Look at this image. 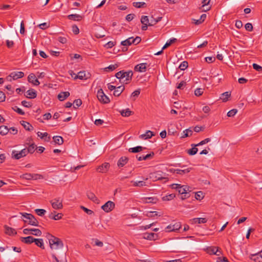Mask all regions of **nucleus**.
I'll return each mask as SVG.
<instances>
[{
    "instance_id": "obj_29",
    "label": "nucleus",
    "mask_w": 262,
    "mask_h": 262,
    "mask_svg": "<svg viewBox=\"0 0 262 262\" xmlns=\"http://www.w3.org/2000/svg\"><path fill=\"white\" fill-rule=\"evenodd\" d=\"M70 94L69 92H61L58 95V99L60 101H63L70 96Z\"/></svg>"
},
{
    "instance_id": "obj_46",
    "label": "nucleus",
    "mask_w": 262,
    "mask_h": 262,
    "mask_svg": "<svg viewBox=\"0 0 262 262\" xmlns=\"http://www.w3.org/2000/svg\"><path fill=\"white\" fill-rule=\"evenodd\" d=\"M119 65L118 64H111L108 67L104 68V71L106 72L113 71L118 68Z\"/></svg>"
},
{
    "instance_id": "obj_35",
    "label": "nucleus",
    "mask_w": 262,
    "mask_h": 262,
    "mask_svg": "<svg viewBox=\"0 0 262 262\" xmlns=\"http://www.w3.org/2000/svg\"><path fill=\"white\" fill-rule=\"evenodd\" d=\"M53 141L55 144L58 145H61L63 143V138L61 136H54L53 137Z\"/></svg>"
},
{
    "instance_id": "obj_34",
    "label": "nucleus",
    "mask_w": 262,
    "mask_h": 262,
    "mask_svg": "<svg viewBox=\"0 0 262 262\" xmlns=\"http://www.w3.org/2000/svg\"><path fill=\"white\" fill-rule=\"evenodd\" d=\"M231 96V92H226L221 94L220 97V99L222 100L223 102H226L228 101V98Z\"/></svg>"
},
{
    "instance_id": "obj_39",
    "label": "nucleus",
    "mask_w": 262,
    "mask_h": 262,
    "mask_svg": "<svg viewBox=\"0 0 262 262\" xmlns=\"http://www.w3.org/2000/svg\"><path fill=\"white\" fill-rule=\"evenodd\" d=\"M21 124L24 126V127L27 130H31L33 129V126L31 124H30L29 122L23 121L21 122Z\"/></svg>"
},
{
    "instance_id": "obj_64",
    "label": "nucleus",
    "mask_w": 262,
    "mask_h": 262,
    "mask_svg": "<svg viewBox=\"0 0 262 262\" xmlns=\"http://www.w3.org/2000/svg\"><path fill=\"white\" fill-rule=\"evenodd\" d=\"M252 66L253 69L256 71L258 72H260L262 71V67L260 66L259 65L256 63H253Z\"/></svg>"
},
{
    "instance_id": "obj_22",
    "label": "nucleus",
    "mask_w": 262,
    "mask_h": 262,
    "mask_svg": "<svg viewBox=\"0 0 262 262\" xmlns=\"http://www.w3.org/2000/svg\"><path fill=\"white\" fill-rule=\"evenodd\" d=\"M37 135L38 137H40L41 139H43L45 141L49 142L50 141L51 137L48 136V134L46 132L41 133L40 132H38L37 133Z\"/></svg>"
},
{
    "instance_id": "obj_33",
    "label": "nucleus",
    "mask_w": 262,
    "mask_h": 262,
    "mask_svg": "<svg viewBox=\"0 0 262 262\" xmlns=\"http://www.w3.org/2000/svg\"><path fill=\"white\" fill-rule=\"evenodd\" d=\"M192 169V168H191V167H189V168H188L187 169H177L175 170V172L177 174L183 175V174H184L189 172Z\"/></svg>"
},
{
    "instance_id": "obj_40",
    "label": "nucleus",
    "mask_w": 262,
    "mask_h": 262,
    "mask_svg": "<svg viewBox=\"0 0 262 262\" xmlns=\"http://www.w3.org/2000/svg\"><path fill=\"white\" fill-rule=\"evenodd\" d=\"M36 146L34 144H32L29 146L27 148H24L26 150L27 155L29 153L32 154L34 152Z\"/></svg>"
},
{
    "instance_id": "obj_9",
    "label": "nucleus",
    "mask_w": 262,
    "mask_h": 262,
    "mask_svg": "<svg viewBox=\"0 0 262 262\" xmlns=\"http://www.w3.org/2000/svg\"><path fill=\"white\" fill-rule=\"evenodd\" d=\"M115 207V203L112 201H108L101 206V208L105 212H110L114 209Z\"/></svg>"
},
{
    "instance_id": "obj_62",
    "label": "nucleus",
    "mask_w": 262,
    "mask_h": 262,
    "mask_svg": "<svg viewBox=\"0 0 262 262\" xmlns=\"http://www.w3.org/2000/svg\"><path fill=\"white\" fill-rule=\"evenodd\" d=\"M203 93V90L201 88H198L194 91V94L196 96H201Z\"/></svg>"
},
{
    "instance_id": "obj_49",
    "label": "nucleus",
    "mask_w": 262,
    "mask_h": 262,
    "mask_svg": "<svg viewBox=\"0 0 262 262\" xmlns=\"http://www.w3.org/2000/svg\"><path fill=\"white\" fill-rule=\"evenodd\" d=\"M184 135L182 136V138H184L191 136L192 134V131L190 129H187L183 131Z\"/></svg>"
},
{
    "instance_id": "obj_4",
    "label": "nucleus",
    "mask_w": 262,
    "mask_h": 262,
    "mask_svg": "<svg viewBox=\"0 0 262 262\" xmlns=\"http://www.w3.org/2000/svg\"><path fill=\"white\" fill-rule=\"evenodd\" d=\"M20 214L26 219L24 220L25 223L32 226H39V222L33 215L26 212Z\"/></svg>"
},
{
    "instance_id": "obj_30",
    "label": "nucleus",
    "mask_w": 262,
    "mask_h": 262,
    "mask_svg": "<svg viewBox=\"0 0 262 262\" xmlns=\"http://www.w3.org/2000/svg\"><path fill=\"white\" fill-rule=\"evenodd\" d=\"M155 135L152 132L150 131V130H147L145 134H142V135H141L139 137L141 139H150L151 138L152 136H154Z\"/></svg>"
},
{
    "instance_id": "obj_2",
    "label": "nucleus",
    "mask_w": 262,
    "mask_h": 262,
    "mask_svg": "<svg viewBox=\"0 0 262 262\" xmlns=\"http://www.w3.org/2000/svg\"><path fill=\"white\" fill-rule=\"evenodd\" d=\"M133 75V73L132 71L125 72L122 70L117 72L115 76L119 79L121 82L127 84L131 81Z\"/></svg>"
},
{
    "instance_id": "obj_32",
    "label": "nucleus",
    "mask_w": 262,
    "mask_h": 262,
    "mask_svg": "<svg viewBox=\"0 0 262 262\" xmlns=\"http://www.w3.org/2000/svg\"><path fill=\"white\" fill-rule=\"evenodd\" d=\"M143 202L145 203H152L155 204L157 203L158 199L155 197H148V198H144L143 199Z\"/></svg>"
},
{
    "instance_id": "obj_19",
    "label": "nucleus",
    "mask_w": 262,
    "mask_h": 262,
    "mask_svg": "<svg viewBox=\"0 0 262 262\" xmlns=\"http://www.w3.org/2000/svg\"><path fill=\"white\" fill-rule=\"evenodd\" d=\"M143 238L148 240H156L158 238V235L154 233L146 232L143 233Z\"/></svg>"
},
{
    "instance_id": "obj_28",
    "label": "nucleus",
    "mask_w": 262,
    "mask_h": 262,
    "mask_svg": "<svg viewBox=\"0 0 262 262\" xmlns=\"http://www.w3.org/2000/svg\"><path fill=\"white\" fill-rule=\"evenodd\" d=\"M68 18L70 20L74 21H80L82 18V16L79 14H74L69 15Z\"/></svg>"
},
{
    "instance_id": "obj_18",
    "label": "nucleus",
    "mask_w": 262,
    "mask_h": 262,
    "mask_svg": "<svg viewBox=\"0 0 262 262\" xmlns=\"http://www.w3.org/2000/svg\"><path fill=\"white\" fill-rule=\"evenodd\" d=\"M28 81L32 83L34 85H38L40 84L38 80L36 78L35 75L31 73L28 77Z\"/></svg>"
},
{
    "instance_id": "obj_11",
    "label": "nucleus",
    "mask_w": 262,
    "mask_h": 262,
    "mask_svg": "<svg viewBox=\"0 0 262 262\" xmlns=\"http://www.w3.org/2000/svg\"><path fill=\"white\" fill-rule=\"evenodd\" d=\"M149 177L153 181H156L165 179V177H163V172L161 171L151 173L150 174Z\"/></svg>"
},
{
    "instance_id": "obj_15",
    "label": "nucleus",
    "mask_w": 262,
    "mask_h": 262,
    "mask_svg": "<svg viewBox=\"0 0 262 262\" xmlns=\"http://www.w3.org/2000/svg\"><path fill=\"white\" fill-rule=\"evenodd\" d=\"M207 252L209 254H215L220 256L221 252L219 250V248L216 247H210L207 249Z\"/></svg>"
},
{
    "instance_id": "obj_37",
    "label": "nucleus",
    "mask_w": 262,
    "mask_h": 262,
    "mask_svg": "<svg viewBox=\"0 0 262 262\" xmlns=\"http://www.w3.org/2000/svg\"><path fill=\"white\" fill-rule=\"evenodd\" d=\"M120 114L123 117H128L132 115L133 113L129 108H126L120 111Z\"/></svg>"
},
{
    "instance_id": "obj_20",
    "label": "nucleus",
    "mask_w": 262,
    "mask_h": 262,
    "mask_svg": "<svg viewBox=\"0 0 262 262\" xmlns=\"http://www.w3.org/2000/svg\"><path fill=\"white\" fill-rule=\"evenodd\" d=\"M260 252H261V251ZM260 253H257L254 254H251L250 255L251 259L255 262H262V255Z\"/></svg>"
},
{
    "instance_id": "obj_53",
    "label": "nucleus",
    "mask_w": 262,
    "mask_h": 262,
    "mask_svg": "<svg viewBox=\"0 0 262 262\" xmlns=\"http://www.w3.org/2000/svg\"><path fill=\"white\" fill-rule=\"evenodd\" d=\"M204 195L202 191H198L195 193V198L197 200H201L204 198Z\"/></svg>"
},
{
    "instance_id": "obj_7",
    "label": "nucleus",
    "mask_w": 262,
    "mask_h": 262,
    "mask_svg": "<svg viewBox=\"0 0 262 262\" xmlns=\"http://www.w3.org/2000/svg\"><path fill=\"white\" fill-rule=\"evenodd\" d=\"M11 155L12 158L18 160L27 156L26 150L24 148L20 151L13 150Z\"/></svg>"
},
{
    "instance_id": "obj_23",
    "label": "nucleus",
    "mask_w": 262,
    "mask_h": 262,
    "mask_svg": "<svg viewBox=\"0 0 262 262\" xmlns=\"http://www.w3.org/2000/svg\"><path fill=\"white\" fill-rule=\"evenodd\" d=\"M26 93H27L26 97L30 99L35 98L37 96L36 91L33 89H31L28 90L27 91Z\"/></svg>"
},
{
    "instance_id": "obj_54",
    "label": "nucleus",
    "mask_w": 262,
    "mask_h": 262,
    "mask_svg": "<svg viewBox=\"0 0 262 262\" xmlns=\"http://www.w3.org/2000/svg\"><path fill=\"white\" fill-rule=\"evenodd\" d=\"M35 212L38 215L42 216L45 215L46 211L43 209H36Z\"/></svg>"
},
{
    "instance_id": "obj_42",
    "label": "nucleus",
    "mask_w": 262,
    "mask_h": 262,
    "mask_svg": "<svg viewBox=\"0 0 262 262\" xmlns=\"http://www.w3.org/2000/svg\"><path fill=\"white\" fill-rule=\"evenodd\" d=\"M133 43V37H129L126 40L121 41V45L123 46H130Z\"/></svg>"
},
{
    "instance_id": "obj_10",
    "label": "nucleus",
    "mask_w": 262,
    "mask_h": 262,
    "mask_svg": "<svg viewBox=\"0 0 262 262\" xmlns=\"http://www.w3.org/2000/svg\"><path fill=\"white\" fill-rule=\"evenodd\" d=\"M24 76V73L23 72H13L10 73L8 76L7 79L9 81L13 80H16L18 78H21Z\"/></svg>"
},
{
    "instance_id": "obj_26",
    "label": "nucleus",
    "mask_w": 262,
    "mask_h": 262,
    "mask_svg": "<svg viewBox=\"0 0 262 262\" xmlns=\"http://www.w3.org/2000/svg\"><path fill=\"white\" fill-rule=\"evenodd\" d=\"M154 155V153L153 152L147 154L145 156H139L137 155L136 158H137L138 161H142V160H146L148 159H150V158L152 157Z\"/></svg>"
},
{
    "instance_id": "obj_57",
    "label": "nucleus",
    "mask_w": 262,
    "mask_h": 262,
    "mask_svg": "<svg viewBox=\"0 0 262 262\" xmlns=\"http://www.w3.org/2000/svg\"><path fill=\"white\" fill-rule=\"evenodd\" d=\"M74 104V107L76 108L80 106L82 104V101L80 99H76L73 103Z\"/></svg>"
},
{
    "instance_id": "obj_12",
    "label": "nucleus",
    "mask_w": 262,
    "mask_h": 262,
    "mask_svg": "<svg viewBox=\"0 0 262 262\" xmlns=\"http://www.w3.org/2000/svg\"><path fill=\"white\" fill-rule=\"evenodd\" d=\"M90 74L88 73H86L85 71H80L78 73L77 75H75V76L74 77V79H79L81 80H86L90 77Z\"/></svg>"
},
{
    "instance_id": "obj_6",
    "label": "nucleus",
    "mask_w": 262,
    "mask_h": 262,
    "mask_svg": "<svg viewBox=\"0 0 262 262\" xmlns=\"http://www.w3.org/2000/svg\"><path fill=\"white\" fill-rule=\"evenodd\" d=\"M97 96L98 100L103 103H108L110 101L109 98L105 95L102 89L98 91Z\"/></svg>"
},
{
    "instance_id": "obj_17",
    "label": "nucleus",
    "mask_w": 262,
    "mask_h": 262,
    "mask_svg": "<svg viewBox=\"0 0 262 262\" xmlns=\"http://www.w3.org/2000/svg\"><path fill=\"white\" fill-rule=\"evenodd\" d=\"M147 64L146 63H142L136 65L134 70L137 72H144L146 71Z\"/></svg>"
},
{
    "instance_id": "obj_13",
    "label": "nucleus",
    "mask_w": 262,
    "mask_h": 262,
    "mask_svg": "<svg viewBox=\"0 0 262 262\" xmlns=\"http://www.w3.org/2000/svg\"><path fill=\"white\" fill-rule=\"evenodd\" d=\"M181 227V224L180 222H177L174 224H170L167 226L166 229H167V231H176L180 229Z\"/></svg>"
},
{
    "instance_id": "obj_44",
    "label": "nucleus",
    "mask_w": 262,
    "mask_h": 262,
    "mask_svg": "<svg viewBox=\"0 0 262 262\" xmlns=\"http://www.w3.org/2000/svg\"><path fill=\"white\" fill-rule=\"evenodd\" d=\"M177 40V39L176 38H171V39H169V40H168L166 42V43L163 47L162 50L165 49L166 48H167V47L170 46L171 44H172V43H174L175 42H176Z\"/></svg>"
},
{
    "instance_id": "obj_50",
    "label": "nucleus",
    "mask_w": 262,
    "mask_h": 262,
    "mask_svg": "<svg viewBox=\"0 0 262 262\" xmlns=\"http://www.w3.org/2000/svg\"><path fill=\"white\" fill-rule=\"evenodd\" d=\"M133 5L135 7L137 8L146 6V3L145 2H134Z\"/></svg>"
},
{
    "instance_id": "obj_16",
    "label": "nucleus",
    "mask_w": 262,
    "mask_h": 262,
    "mask_svg": "<svg viewBox=\"0 0 262 262\" xmlns=\"http://www.w3.org/2000/svg\"><path fill=\"white\" fill-rule=\"evenodd\" d=\"M86 196L89 199L93 201L94 203L96 204H99L100 203V200L93 192L90 191H87Z\"/></svg>"
},
{
    "instance_id": "obj_38",
    "label": "nucleus",
    "mask_w": 262,
    "mask_h": 262,
    "mask_svg": "<svg viewBox=\"0 0 262 262\" xmlns=\"http://www.w3.org/2000/svg\"><path fill=\"white\" fill-rule=\"evenodd\" d=\"M9 131L7 126L2 125L0 126V135L4 136L7 135Z\"/></svg>"
},
{
    "instance_id": "obj_27",
    "label": "nucleus",
    "mask_w": 262,
    "mask_h": 262,
    "mask_svg": "<svg viewBox=\"0 0 262 262\" xmlns=\"http://www.w3.org/2000/svg\"><path fill=\"white\" fill-rule=\"evenodd\" d=\"M125 88L124 86L120 85L116 88V89L114 91V95L115 96H119L124 90Z\"/></svg>"
},
{
    "instance_id": "obj_63",
    "label": "nucleus",
    "mask_w": 262,
    "mask_h": 262,
    "mask_svg": "<svg viewBox=\"0 0 262 262\" xmlns=\"http://www.w3.org/2000/svg\"><path fill=\"white\" fill-rule=\"evenodd\" d=\"M81 209H82L85 212H86L87 214H89V215H91L92 214L94 213V212L90 210V209H88L87 208L84 207V206H81L80 207Z\"/></svg>"
},
{
    "instance_id": "obj_59",
    "label": "nucleus",
    "mask_w": 262,
    "mask_h": 262,
    "mask_svg": "<svg viewBox=\"0 0 262 262\" xmlns=\"http://www.w3.org/2000/svg\"><path fill=\"white\" fill-rule=\"evenodd\" d=\"M188 67V62L186 61H183L179 66V68L181 70H184Z\"/></svg>"
},
{
    "instance_id": "obj_56",
    "label": "nucleus",
    "mask_w": 262,
    "mask_h": 262,
    "mask_svg": "<svg viewBox=\"0 0 262 262\" xmlns=\"http://www.w3.org/2000/svg\"><path fill=\"white\" fill-rule=\"evenodd\" d=\"M32 180H38V179H42L43 178V176L38 173H32Z\"/></svg>"
},
{
    "instance_id": "obj_24",
    "label": "nucleus",
    "mask_w": 262,
    "mask_h": 262,
    "mask_svg": "<svg viewBox=\"0 0 262 262\" xmlns=\"http://www.w3.org/2000/svg\"><path fill=\"white\" fill-rule=\"evenodd\" d=\"M20 241L25 244H30L35 241V238H34L33 236H29L25 237H21Z\"/></svg>"
},
{
    "instance_id": "obj_8",
    "label": "nucleus",
    "mask_w": 262,
    "mask_h": 262,
    "mask_svg": "<svg viewBox=\"0 0 262 262\" xmlns=\"http://www.w3.org/2000/svg\"><path fill=\"white\" fill-rule=\"evenodd\" d=\"M23 233L25 234H32L35 236H40L41 235L42 232L39 229H29L26 228L23 230Z\"/></svg>"
},
{
    "instance_id": "obj_43",
    "label": "nucleus",
    "mask_w": 262,
    "mask_h": 262,
    "mask_svg": "<svg viewBox=\"0 0 262 262\" xmlns=\"http://www.w3.org/2000/svg\"><path fill=\"white\" fill-rule=\"evenodd\" d=\"M35 244V245L38 247H39L40 248H42V249H44L45 248V247H44V245H43V239H41V238H35V241L34 242Z\"/></svg>"
},
{
    "instance_id": "obj_31",
    "label": "nucleus",
    "mask_w": 262,
    "mask_h": 262,
    "mask_svg": "<svg viewBox=\"0 0 262 262\" xmlns=\"http://www.w3.org/2000/svg\"><path fill=\"white\" fill-rule=\"evenodd\" d=\"M128 161V158L126 157H122L119 159L117 165L119 167H122L124 166Z\"/></svg>"
},
{
    "instance_id": "obj_58",
    "label": "nucleus",
    "mask_w": 262,
    "mask_h": 262,
    "mask_svg": "<svg viewBox=\"0 0 262 262\" xmlns=\"http://www.w3.org/2000/svg\"><path fill=\"white\" fill-rule=\"evenodd\" d=\"M12 109L14 111L17 112L18 114L21 115H24L25 114V112L17 106H15L14 107H12Z\"/></svg>"
},
{
    "instance_id": "obj_3",
    "label": "nucleus",
    "mask_w": 262,
    "mask_h": 262,
    "mask_svg": "<svg viewBox=\"0 0 262 262\" xmlns=\"http://www.w3.org/2000/svg\"><path fill=\"white\" fill-rule=\"evenodd\" d=\"M172 189H176L180 194L182 195L181 197L182 200H185L190 196V194L188 192L189 191V187L187 185H181L179 184H173L171 185Z\"/></svg>"
},
{
    "instance_id": "obj_41",
    "label": "nucleus",
    "mask_w": 262,
    "mask_h": 262,
    "mask_svg": "<svg viewBox=\"0 0 262 262\" xmlns=\"http://www.w3.org/2000/svg\"><path fill=\"white\" fill-rule=\"evenodd\" d=\"M191 146H193L192 148L188 149L187 151V153L189 155L193 156L197 153L198 149L196 148V146H195V144H192Z\"/></svg>"
},
{
    "instance_id": "obj_60",
    "label": "nucleus",
    "mask_w": 262,
    "mask_h": 262,
    "mask_svg": "<svg viewBox=\"0 0 262 262\" xmlns=\"http://www.w3.org/2000/svg\"><path fill=\"white\" fill-rule=\"evenodd\" d=\"M210 140H211L210 138H206V139H204V140L201 141L199 143H198L196 144H195V146H200V145H204V144H205L206 143H207L209 142H210Z\"/></svg>"
},
{
    "instance_id": "obj_48",
    "label": "nucleus",
    "mask_w": 262,
    "mask_h": 262,
    "mask_svg": "<svg viewBox=\"0 0 262 262\" xmlns=\"http://www.w3.org/2000/svg\"><path fill=\"white\" fill-rule=\"evenodd\" d=\"M132 183H133V186L135 187H142L146 185L145 182L143 181L138 182L132 181Z\"/></svg>"
},
{
    "instance_id": "obj_21",
    "label": "nucleus",
    "mask_w": 262,
    "mask_h": 262,
    "mask_svg": "<svg viewBox=\"0 0 262 262\" xmlns=\"http://www.w3.org/2000/svg\"><path fill=\"white\" fill-rule=\"evenodd\" d=\"M5 232L9 235H13L16 234L17 232L15 230L11 227H9L7 225L4 226Z\"/></svg>"
},
{
    "instance_id": "obj_45",
    "label": "nucleus",
    "mask_w": 262,
    "mask_h": 262,
    "mask_svg": "<svg viewBox=\"0 0 262 262\" xmlns=\"http://www.w3.org/2000/svg\"><path fill=\"white\" fill-rule=\"evenodd\" d=\"M175 196L176 195L174 193H171L163 196L162 199L163 201H168L173 199Z\"/></svg>"
},
{
    "instance_id": "obj_1",
    "label": "nucleus",
    "mask_w": 262,
    "mask_h": 262,
    "mask_svg": "<svg viewBox=\"0 0 262 262\" xmlns=\"http://www.w3.org/2000/svg\"><path fill=\"white\" fill-rule=\"evenodd\" d=\"M48 238L49 241L50 248L52 250H59L63 247L62 241L59 238L56 237L50 234H48Z\"/></svg>"
},
{
    "instance_id": "obj_52",
    "label": "nucleus",
    "mask_w": 262,
    "mask_h": 262,
    "mask_svg": "<svg viewBox=\"0 0 262 262\" xmlns=\"http://www.w3.org/2000/svg\"><path fill=\"white\" fill-rule=\"evenodd\" d=\"M20 178L23 179L31 180L32 179V173H24L20 176Z\"/></svg>"
},
{
    "instance_id": "obj_5",
    "label": "nucleus",
    "mask_w": 262,
    "mask_h": 262,
    "mask_svg": "<svg viewBox=\"0 0 262 262\" xmlns=\"http://www.w3.org/2000/svg\"><path fill=\"white\" fill-rule=\"evenodd\" d=\"M53 209L58 210L63 208L62 200L60 198H55L50 201Z\"/></svg>"
},
{
    "instance_id": "obj_47",
    "label": "nucleus",
    "mask_w": 262,
    "mask_h": 262,
    "mask_svg": "<svg viewBox=\"0 0 262 262\" xmlns=\"http://www.w3.org/2000/svg\"><path fill=\"white\" fill-rule=\"evenodd\" d=\"M207 222V219L206 218L200 217V218H194L193 219V223H205Z\"/></svg>"
},
{
    "instance_id": "obj_14",
    "label": "nucleus",
    "mask_w": 262,
    "mask_h": 262,
    "mask_svg": "<svg viewBox=\"0 0 262 262\" xmlns=\"http://www.w3.org/2000/svg\"><path fill=\"white\" fill-rule=\"evenodd\" d=\"M110 166V165L108 163L105 162L101 165L98 166L96 170L99 172L105 173L108 171Z\"/></svg>"
},
{
    "instance_id": "obj_61",
    "label": "nucleus",
    "mask_w": 262,
    "mask_h": 262,
    "mask_svg": "<svg viewBox=\"0 0 262 262\" xmlns=\"http://www.w3.org/2000/svg\"><path fill=\"white\" fill-rule=\"evenodd\" d=\"M237 112V111L236 109H232L227 113V116L229 117H233L234 115H235Z\"/></svg>"
},
{
    "instance_id": "obj_36",
    "label": "nucleus",
    "mask_w": 262,
    "mask_h": 262,
    "mask_svg": "<svg viewBox=\"0 0 262 262\" xmlns=\"http://www.w3.org/2000/svg\"><path fill=\"white\" fill-rule=\"evenodd\" d=\"M145 148V147H142L141 146H138L135 147L130 148L128 149V151L130 152L136 153L142 151Z\"/></svg>"
},
{
    "instance_id": "obj_25",
    "label": "nucleus",
    "mask_w": 262,
    "mask_h": 262,
    "mask_svg": "<svg viewBox=\"0 0 262 262\" xmlns=\"http://www.w3.org/2000/svg\"><path fill=\"white\" fill-rule=\"evenodd\" d=\"M56 212L54 211L53 212L50 213L49 214V217L51 219H53L54 220H59L62 218V213H57L55 214Z\"/></svg>"
},
{
    "instance_id": "obj_55",
    "label": "nucleus",
    "mask_w": 262,
    "mask_h": 262,
    "mask_svg": "<svg viewBox=\"0 0 262 262\" xmlns=\"http://www.w3.org/2000/svg\"><path fill=\"white\" fill-rule=\"evenodd\" d=\"M140 93V90L138 89L132 93L131 97L133 98L134 100H135L136 97H138Z\"/></svg>"
},
{
    "instance_id": "obj_51",
    "label": "nucleus",
    "mask_w": 262,
    "mask_h": 262,
    "mask_svg": "<svg viewBox=\"0 0 262 262\" xmlns=\"http://www.w3.org/2000/svg\"><path fill=\"white\" fill-rule=\"evenodd\" d=\"M141 23L142 25H148L150 23L149 20L147 16H142L141 18Z\"/></svg>"
}]
</instances>
